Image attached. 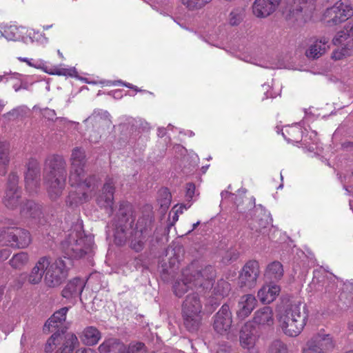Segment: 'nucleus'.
Masks as SVG:
<instances>
[{
	"label": "nucleus",
	"mask_w": 353,
	"mask_h": 353,
	"mask_svg": "<svg viewBox=\"0 0 353 353\" xmlns=\"http://www.w3.org/2000/svg\"><path fill=\"white\" fill-rule=\"evenodd\" d=\"M94 245L92 236H86L81 224H76L69 231L66 239L61 243V249L68 262L61 258L51 261L48 257V265L45 271L44 283L48 288L59 286L68 276L69 259H79L90 253Z\"/></svg>",
	"instance_id": "nucleus-1"
},
{
	"label": "nucleus",
	"mask_w": 353,
	"mask_h": 353,
	"mask_svg": "<svg viewBox=\"0 0 353 353\" xmlns=\"http://www.w3.org/2000/svg\"><path fill=\"white\" fill-rule=\"evenodd\" d=\"M85 152L80 148L72 150L70 157V170L69 183L72 187L66 199V204L76 207L87 201L90 193L97 186V179L94 176H85Z\"/></svg>",
	"instance_id": "nucleus-2"
},
{
	"label": "nucleus",
	"mask_w": 353,
	"mask_h": 353,
	"mask_svg": "<svg viewBox=\"0 0 353 353\" xmlns=\"http://www.w3.org/2000/svg\"><path fill=\"white\" fill-rule=\"evenodd\" d=\"M215 277L216 271L211 265L191 273L186 270L183 272V279L174 283V293L176 296L181 297L190 290L203 292L212 288Z\"/></svg>",
	"instance_id": "nucleus-3"
},
{
	"label": "nucleus",
	"mask_w": 353,
	"mask_h": 353,
	"mask_svg": "<svg viewBox=\"0 0 353 353\" xmlns=\"http://www.w3.org/2000/svg\"><path fill=\"white\" fill-rule=\"evenodd\" d=\"M308 314L301 301H294L288 305L278 316L279 326L283 332L290 337L297 336L306 325Z\"/></svg>",
	"instance_id": "nucleus-4"
},
{
	"label": "nucleus",
	"mask_w": 353,
	"mask_h": 353,
	"mask_svg": "<svg viewBox=\"0 0 353 353\" xmlns=\"http://www.w3.org/2000/svg\"><path fill=\"white\" fill-rule=\"evenodd\" d=\"M198 292L189 294L182 305V317L185 327L190 332H196L202 321V304Z\"/></svg>",
	"instance_id": "nucleus-5"
},
{
	"label": "nucleus",
	"mask_w": 353,
	"mask_h": 353,
	"mask_svg": "<svg viewBox=\"0 0 353 353\" xmlns=\"http://www.w3.org/2000/svg\"><path fill=\"white\" fill-rule=\"evenodd\" d=\"M353 16L352 7L342 1H338L327 7L323 12L321 20L329 27L338 26Z\"/></svg>",
	"instance_id": "nucleus-6"
},
{
	"label": "nucleus",
	"mask_w": 353,
	"mask_h": 353,
	"mask_svg": "<svg viewBox=\"0 0 353 353\" xmlns=\"http://www.w3.org/2000/svg\"><path fill=\"white\" fill-rule=\"evenodd\" d=\"M117 219H114L112 225L115 227L114 242L117 245H122L126 241L125 229L126 224L134 221L132 219V206L127 203H122L120 205L119 212L117 213Z\"/></svg>",
	"instance_id": "nucleus-7"
},
{
	"label": "nucleus",
	"mask_w": 353,
	"mask_h": 353,
	"mask_svg": "<svg viewBox=\"0 0 353 353\" xmlns=\"http://www.w3.org/2000/svg\"><path fill=\"white\" fill-rule=\"evenodd\" d=\"M317 10V0H293L290 14L300 23L311 21Z\"/></svg>",
	"instance_id": "nucleus-8"
},
{
	"label": "nucleus",
	"mask_w": 353,
	"mask_h": 353,
	"mask_svg": "<svg viewBox=\"0 0 353 353\" xmlns=\"http://www.w3.org/2000/svg\"><path fill=\"white\" fill-rule=\"evenodd\" d=\"M152 222L149 218H141L138 220L136 228L132 234L130 247L136 252L141 251L145 243L151 236Z\"/></svg>",
	"instance_id": "nucleus-9"
},
{
	"label": "nucleus",
	"mask_w": 353,
	"mask_h": 353,
	"mask_svg": "<svg viewBox=\"0 0 353 353\" xmlns=\"http://www.w3.org/2000/svg\"><path fill=\"white\" fill-rule=\"evenodd\" d=\"M31 242L30 233L23 228L8 229L2 232L0 235V243H5L20 249L28 247Z\"/></svg>",
	"instance_id": "nucleus-10"
},
{
	"label": "nucleus",
	"mask_w": 353,
	"mask_h": 353,
	"mask_svg": "<svg viewBox=\"0 0 353 353\" xmlns=\"http://www.w3.org/2000/svg\"><path fill=\"white\" fill-rule=\"evenodd\" d=\"M19 176L15 172L8 175L3 203L9 209L16 208L20 203L21 190L19 185Z\"/></svg>",
	"instance_id": "nucleus-11"
},
{
	"label": "nucleus",
	"mask_w": 353,
	"mask_h": 353,
	"mask_svg": "<svg viewBox=\"0 0 353 353\" xmlns=\"http://www.w3.org/2000/svg\"><path fill=\"white\" fill-rule=\"evenodd\" d=\"M259 263L256 260L248 261L241 269L239 275V283L241 288L252 289L256 285L260 275Z\"/></svg>",
	"instance_id": "nucleus-12"
},
{
	"label": "nucleus",
	"mask_w": 353,
	"mask_h": 353,
	"mask_svg": "<svg viewBox=\"0 0 353 353\" xmlns=\"http://www.w3.org/2000/svg\"><path fill=\"white\" fill-rule=\"evenodd\" d=\"M43 177H66V162L63 157L50 154L45 160Z\"/></svg>",
	"instance_id": "nucleus-13"
},
{
	"label": "nucleus",
	"mask_w": 353,
	"mask_h": 353,
	"mask_svg": "<svg viewBox=\"0 0 353 353\" xmlns=\"http://www.w3.org/2000/svg\"><path fill=\"white\" fill-rule=\"evenodd\" d=\"M334 347V343L330 334L319 333L309 341L303 353H329Z\"/></svg>",
	"instance_id": "nucleus-14"
},
{
	"label": "nucleus",
	"mask_w": 353,
	"mask_h": 353,
	"mask_svg": "<svg viewBox=\"0 0 353 353\" xmlns=\"http://www.w3.org/2000/svg\"><path fill=\"white\" fill-rule=\"evenodd\" d=\"M25 173V187L30 194L37 193L40 187V167L34 158L28 159Z\"/></svg>",
	"instance_id": "nucleus-15"
},
{
	"label": "nucleus",
	"mask_w": 353,
	"mask_h": 353,
	"mask_svg": "<svg viewBox=\"0 0 353 353\" xmlns=\"http://www.w3.org/2000/svg\"><path fill=\"white\" fill-rule=\"evenodd\" d=\"M115 183L116 181L113 177L108 176L103 185L101 192L96 199L97 205L100 208H105L109 214L112 213Z\"/></svg>",
	"instance_id": "nucleus-16"
},
{
	"label": "nucleus",
	"mask_w": 353,
	"mask_h": 353,
	"mask_svg": "<svg viewBox=\"0 0 353 353\" xmlns=\"http://www.w3.org/2000/svg\"><path fill=\"white\" fill-rule=\"evenodd\" d=\"M232 324V314L228 304L221 306L213 316V329L220 334H226Z\"/></svg>",
	"instance_id": "nucleus-17"
},
{
	"label": "nucleus",
	"mask_w": 353,
	"mask_h": 353,
	"mask_svg": "<svg viewBox=\"0 0 353 353\" xmlns=\"http://www.w3.org/2000/svg\"><path fill=\"white\" fill-rule=\"evenodd\" d=\"M283 2H285V0H255L252 5L253 14L258 18H265Z\"/></svg>",
	"instance_id": "nucleus-18"
},
{
	"label": "nucleus",
	"mask_w": 353,
	"mask_h": 353,
	"mask_svg": "<svg viewBox=\"0 0 353 353\" xmlns=\"http://www.w3.org/2000/svg\"><path fill=\"white\" fill-rule=\"evenodd\" d=\"M19 60L22 62L26 63L29 66L33 67L37 69H40L43 72L50 74H57L63 76H72V69L59 68H49L47 63L42 59L33 60L26 57H19Z\"/></svg>",
	"instance_id": "nucleus-19"
},
{
	"label": "nucleus",
	"mask_w": 353,
	"mask_h": 353,
	"mask_svg": "<svg viewBox=\"0 0 353 353\" xmlns=\"http://www.w3.org/2000/svg\"><path fill=\"white\" fill-rule=\"evenodd\" d=\"M65 181L66 177H44L48 195L52 201H56L61 196Z\"/></svg>",
	"instance_id": "nucleus-20"
},
{
	"label": "nucleus",
	"mask_w": 353,
	"mask_h": 353,
	"mask_svg": "<svg viewBox=\"0 0 353 353\" xmlns=\"http://www.w3.org/2000/svg\"><path fill=\"white\" fill-rule=\"evenodd\" d=\"M329 48V38L325 37L314 38L311 40L305 54L310 59H318L324 54Z\"/></svg>",
	"instance_id": "nucleus-21"
},
{
	"label": "nucleus",
	"mask_w": 353,
	"mask_h": 353,
	"mask_svg": "<svg viewBox=\"0 0 353 353\" xmlns=\"http://www.w3.org/2000/svg\"><path fill=\"white\" fill-rule=\"evenodd\" d=\"M253 323L264 328L272 326L274 323L272 308L264 306L257 310L254 314Z\"/></svg>",
	"instance_id": "nucleus-22"
},
{
	"label": "nucleus",
	"mask_w": 353,
	"mask_h": 353,
	"mask_svg": "<svg viewBox=\"0 0 353 353\" xmlns=\"http://www.w3.org/2000/svg\"><path fill=\"white\" fill-rule=\"evenodd\" d=\"M257 301L252 294H245L242 296L238 302V310L236 314L240 319L248 317L256 306Z\"/></svg>",
	"instance_id": "nucleus-23"
},
{
	"label": "nucleus",
	"mask_w": 353,
	"mask_h": 353,
	"mask_svg": "<svg viewBox=\"0 0 353 353\" xmlns=\"http://www.w3.org/2000/svg\"><path fill=\"white\" fill-rule=\"evenodd\" d=\"M332 43L334 46L353 49V32L351 23L346 24L343 30L337 32L332 39Z\"/></svg>",
	"instance_id": "nucleus-24"
},
{
	"label": "nucleus",
	"mask_w": 353,
	"mask_h": 353,
	"mask_svg": "<svg viewBox=\"0 0 353 353\" xmlns=\"http://www.w3.org/2000/svg\"><path fill=\"white\" fill-rule=\"evenodd\" d=\"M48 257H41L29 274L28 277V282L31 284L39 283L41 281L43 276H45V271L46 268H48Z\"/></svg>",
	"instance_id": "nucleus-25"
},
{
	"label": "nucleus",
	"mask_w": 353,
	"mask_h": 353,
	"mask_svg": "<svg viewBox=\"0 0 353 353\" xmlns=\"http://www.w3.org/2000/svg\"><path fill=\"white\" fill-rule=\"evenodd\" d=\"M26 28L18 27L15 25L6 26L3 28L1 35L9 41H20L28 44V39L26 37Z\"/></svg>",
	"instance_id": "nucleus-26"
},
{
	"label": "nucleus",
	"mask_w": 353,
	"mask_h": 353,
	"mask_svg": "<svg viewBox=\"0 0 353 353\" xmlns=\"http://www.w3.org/2000/svg\"><path fill=\"white\" fill-rule=\"evenodd\" d=\"M281 291L280 286L276 284L264 285L258 291L257 296L263 304L273 302L279 296Z\"/></svg>",
	"instance_id": "nucleus-27"
},
{
	"label": "nucleus",
	"mask_w": 353,
	"mask_h": 353,
	"mask_svg": "<svg viewBox=\"0 0 353 353\" xmlns=\"http://www.w3.org/2000/svg\"><path fill=\"white\" fill-rule=\"evenodd\" d=\"M21 214L26 219H31L35 223L41 222V209L39 204L33 201H27L21 210Z\"/></svg>",
	"instance_id": "nucleus-28"
},
{
	"label": "nucleus",
	"mask_w": 353,
	"mask_h": 353,
	"mask_svg": "<svg viewBox=\"0 0 353 353\" xmlns=\"http://www.w3.org/2000/svg\"><path fill=\"white\" fill-rule=\"evenodd\" d=\"M84 285L85 283L82 279L75 278L67 283L62 290V296L68 299L78 297L82 293Z\"/></svg>",
	"instance_id": "nucleus-29"
},
{
	"label": "nucleus",
	"mask_w": 353,
	"mask_h": 353,
	"mask_svg": "<svg viewBox=\"0 0 353 353\" xmlns=\"http://www.w3.org/2000/svg\"><path fill=\"white\" fill-rule=\"evenodd\" d=\"M68 310V307H63L56 311L45 323L43 331L49 332L51 328L59 327L65 321Z\"/></svg>",
	"instance_id": "nucleus-30"
},
{
	"label": "nucleus",
	"mask_w": 353,
	"mask_h": 353,
	"mask_svg": "<svg viewBox=\"0 0 353 353\" xmlns=\"http://www.w3.org/2000/svg\"><path fill=\"white\" fill-rule=\"evenodd\" d=\"M100 353H124L125 344L117 339L105 340L98 347Z\"/></svg>",
	"instance_id": "nucleus-31"
},
{
	"label": "nucleus",
	"mask_w": 353,
	"mask_h": 353,
	"mask_svg": "<svg viewBox=\"0 0 353 353\" xmlns=\"http://www.w3.org/2000/svg\"><path fill=\"white\" fill-rule=\"evenodd\" d=\"M240 343L243 347L250 349L255 343L252 323L248 322L242 327L240 332Z\"/></svg>",
	"instance_id": "nucleus-32"
},
{
	"label": "nucleus",
	"mask_w": 353,
	"mask_h": 353,
	"mask_svg": "<svg viewBox=\"0 0 353 353\" xmlns=\"http://www.w3.org/2000/svg\"><path fill=\"white\" fill-rule=\"evenodd\" d=\"M10 145L6 141H0V175L5 176L10 161Z\"/></svg>",
	"instance_id": "nucleus-33"
},
{
	"label": "nucleus",
	"mask_w": 353,
	"mask_h": 353,
	"mask_svg": "<svg viewBox=\"0 0 353 353\" xmlns=\"http://www.w3.org/2000/svg\"><path fill=\"white\" fill-rule=\"evenodd\" d=\"M80 337L82 342L86 345H94L101 339V334L97 327L89 326L83 330Z\"/></svg>",
	"instance_id": "nucleus-34"
},
{
	"label": "nucleus",
	"mask_w": 353,
	"mask_h": 353,
	"mask_svg": "<svg viewBox=\"0 0 353 353\" xmlns=\"http://www.w3.org/2000/svg\"><path fill=\"white\" fill-rule=\"evenodd\" d=\"M264 276L269 280H280L283 276L282 264L279 261L272 262L267 266Z\"/></svg>",
	"instance_id": "nucleus-35"
},
{
	"label": "nucleus",
	"mask_w": 353,
	"mask_h": 353,
	"mask_svg": "<svg viewBox=\"0 0 353 353\" xmlns=\"http://www.w3.org/2000/svg\"><path fill=\"white\" fill-rule=\"evenodd\" d=\"M79 341L77 336L73 333H68L65 335V342L59 353H72Z\"/></svg>",
	"instance_id": "nucleus-36"
},
{
	"label": "nucleus",
	"mask_w": 353,
	"mask_h": 353,
	"mask_svg": "<svg viewBox=\"0 0 353 353\" xmlns=\"http://www.w3.org/2000/svg\"><path fill=\"white\" fill-rule=\"evenodd\" d=\"M29 261V255L27 252H21L14 254L10 260V265L15 269L23 268Z\"/></svg>",
	"instance_id": "nucleus-37"
},
{
	"label": "nucleus",
	"mask_w": 353,
	"mask_h": 353,
	"mask_svg": "<svg viewBox=\"0 0 353 353\" xmlns=\"http://www.w3.org/2000/svg\"><path fill=\"white\" fill-rule=\"evenodd\" d=\"M301 129L297 125H295L287 128L282 134L283 137L290 142L293 141H299V139L301 137Z\"/></svg>",
	"instance_id": "nucleus-38"
},
{
	"label": "nucleus",
	"mask_w": 353,
	"mask_h": 353,
	"mask_svg": "<svg viewBox=\"0 0 353 353\" xmlns=\"http://www.w3.org/2000/svg\"><path fill=\"white\" fill-rule=\"evenodd\" d=\"M28 112L29 108L26 105H21L7 112L3 115V117L9 120H14L25 117Z\"/></svg>",
	"instance_id": "nucleus-39"
},
{
	"label": "nucleus",
	"mask_w": 353,
	"mask_h": 353,
	"mask_svg": "<svg viewBox=\"0 0 353 353\" xmlns=\"http://www.w3.org/2000/svg\"><path fill=\"white\" fill-rule=\"evenodd\" d=\"M230 290V284L224 279L219 280L214 290V294L221 297L228 296Z\"/></svg>",
	"instance_id": "nucleus-40"
},
{
	"label": "nucleus",
	"mask_w": 353,
	"mask_h": 353,
	"mask_svg": "<svg viewBox=\"0 0 353 353\" xmlns=\"http://www.w3.org/2000/svg\"><path fill=\"white\" fill-rule=\"evenodd\" d=\"M212 0H182V3L189 10H199L210 3Z\"/></svg>",
	"instance_id": "nucleus-41"
},
{
	"label": "nucleus",
	"mask_w": 353,
	"mask_h": 353,
	"mask_svg": "<svg viewBox=\"0 0 353 353\" xmlns=\"http://www.w3.org/2000/svg\"><path fill=\"white\" fill-rule=\"evenodd\" d=\"M26 37L28 39V43L37 42L41 44H46L48 43V38L45 37L44 34L39 32H35L33 30H26Z\"/></svg>",
	"instance_id": "nucleus-42"
},
{
	"label": "nucleus",
	"mask_w": 353,
	"mask_h": 353,
	"mask_svg": "<svg viewBox=\"0 0 353 353\" xmlns=\"http://www.w3.org/2000/svg\"><path fill=\"white\" fill-rule=\"evenodd\" d=\"M271 353H288L286 345L279 340L273 341L270 345Z\"/></svg>",
	"instance_id": "nucleus-43"
},
{
	"label": "nucleus",
	"mask_w": 353,
	"mask_h": 353,
	"mask_svg": "<svg viewBox=\"0 0 353 353\" xmlns=\"http://www.w3.org/2000/svg\"><path fill=\"white\" fill-rule=\"evenodd\" d=\"M353 49L343 47L341 49L334 50L331 57L335 61L341 60L345 57L350 55Z\"/></svg>",
	"instance_id": "nucleus-44"
},
{
	"label": "nucleus",
	"mask_w": 353,
	"mask_h": 353,
	"mask_svg": "<svg viewBox=\"0 0 353 353\" xmlns=\"http://www.w3.org/2000/svg\"><path fill=\"white\" fill-rule=\"evenodd\" d=\"M41 114L45 119L49 121H54L57 119L56 117L57 114L55 110L50 109L48 108H46L41 110Z\"/></svg>",
	"instance_id": "nucleus-45"
},
{
	"label": "nucleus",
	"mask_w": 353,
	"mask_h": 353,
	"mask_svg": "<svg viewBox=\"0 0 353 353\" xmlns=\"http://www.w3.org/2000/svg\"><path fill=\"white\" fill-rule=\"evenodd\" d=\"M195 193V185L194 183H190L186 185L185 188V199L190 202L193 199Z\"/></svg>",
	"instance_id": "nucleus-46"
},
{
	"label": "nucleus",
	"mask_w": 353,
	"mask_h": 353,
	"mask_svg": "<svg viewBox=\"0 0 353 353\" xmlns=\"http://www.w3.org/2000/svg\"><path fill=\"white\" fill-rule=\"evenodd\" d=\"M59 333L55 332L54 333L51 337L48 340L46 346H45V351L46 352H50L54 348V346L55 345L54 341L59 336Z\"/></svg>",
	"instance_id": "nucleus-47"
},
{
	"label": "nucleus",
	"mask_w": 353,
	"mask_h": 353,
	"mask_svg": "<svg viewBox=\"0 0 353 353\" xmlns=\"http://www.w3.org/2000/svg\"><path fill=\"white\" fill-rule=\"evenodd\" d=\"M159 194L164 196L163 201L161 203V205L168 208L171 201V194L167 188H164L160 190Z\"/></svg>",
	"instance_id": "nucleus-48"
},
{
	"label": "nucleus",
	"mask_w": 353,
	"mask_h": 353,
	"mask_svg": "<svg viewBox=\"0 0 353 353\" xmlns=\"http://www.w3.org/2000/svg\"><path fill=\"white\" fill-rule=\"evenodd\" d=\"M241 20L242 17L240 14L236 12H231L229 18V21L231 25L236 26L239 24Z\"/></svg>",
	"instance_id": "nucleus-49"
},
{
	"label": "nucleus",
	"mask_w": 353,
	"mask_h": 353,
	"mask_svg": "<svg viewBox=\"0 0 353 353\" xmlns=\"http://www.w3.org/2000/svg\"><path fill=\"white\" fill-rule=\"evenodd\" d=\"M112 85H123L127 88H131V89H134L137 92H139L140 90L138 89V88L137 86H134L131 83H123L121 81H114Z\"/></svg>",
	"instance_id": "nucleus-50"
},
{
	"label": "nucleus",
	"mask_w": 353,
	"mask_h": 353,
	"mask_svg": "<svg viewBox=\"0 0 353 353\" xmlns=\"http://www.w3.org/2000/svg\"><path fill=\"white\" fill-rule=\"evenodd\" d=\"M10 252L8 249H3L0 251V261H4L8 258Z\"/></svg>",
	"instance_id": "nucleus-51"
},
{
	"label": "nucleus",
	"mask_w": 353,
	"mask_h": 353,
	"mask_svg": "<svg viewBox=\"0 0 353 353\" xmlns=\"http://www.w3.org/2000/svg\"><path fill=\"white\" fill-rule=\"evenodd\" d=\"M75 353H94V352L90 348H83L78 350Z\"/></svg>",
	"instance_id": "nucleus-52"
},
{
	"label": "nucleus",
	"mask_w": 353,
	"mask_h": 353,
	"mask_svg": "<svg viewBox=\"0 0 353 353\" xmlns=\"http://www.w3.org/2000/svg\"><path fill=\"white\" fill-rule=\"evenodd\" d=\"M167 129L165 128H158V136L160 137H163L166 134Z\"/></svg>",
	"instance_id": "nucleus-53"
},
{
	"label": "nucleus",
	"mask_w": 353,
	"mask_h": 353,
	"mask_svg": "<svg viewBox=\"0 0 353 353\" xmlns=\"http://www.w3.org/2000/svg\"><path fill=\"white\" fill-rule=\"evenodd\" d=\"M200 224V221H197L196 223L192 225V228L191 230L188 231V234H190L192 231H193Z\"/></svg>",
	"instance_id": "nucleus-54"
},
{
	"label": "nucleus",
	"mask_w": 353,
	"mask_h": 353,
	"mask_svg": "<svg viewBox=\"0 0 353 353\" xmlns=\"http://www.w3.org/2000/svg\"><path fill=\"white\" fill-rule=\"evenodd\" d=\"M4 106H5L4 101L2 100H0V112L2 111Z\"/></svg>",
	"instance_id": "nucleus-55"
},
{
	"label": "nucleus",
	"mask_w": 353,
	"mask_h": 353,
	"mask_svg": "<svg viewBox=\"0 0 353 353\" xmlns=\"http://www.w3.org/2000/svg\"><path fill=\"white\" fill-rule=\"evenodd\" d=\"M348 329L353 332V321L349 323Z\"/></svg>",
	"instance_id": "nucleus-56"
},
{
	"label": "nucleus",
	"mask_w": 353,
	"mask_h": 353,
	"mask_svg": "<svg viewBox=\"0 0 353 353\" xmlns=\"http://www.w3.org/2000/svg\"><path fill=\"white\" fill-rule=\"evenodd\" d=\"M9 77L7 76H1L0 75V82L3 81L4 79H6V81L8 80Z\"/></svg>",
	"instance_id": "nucleus-57"
},
{
	"label": "nucleus",
	"mask_w": 353,
	"mask_h": 353,
	"mask_svg": "<svg viewBox=\"0 0 353 353\" xmlns=\"http://www.w3.org/2000/svg\"><path fill=\"white\" fill-rule=\"evenodd\" d=\"M13 88L14 89V90H15L16 92L19 91V89H20V88H19V86H17V85H14V86H13Z\"/></svg>",
	"instance_id": "nucleus-58"
},
{
	"label": "nucleus",
	"mask_w": 353,
	"mask_h": 353,
	"mask_svg": "<svg viewBox=\"0 0 353 353\" xmlns=\"http://www.w3.org/2000/svg\"><path fill=\"white\" fill-rule=\"evenodd\" d=\"M228 194V192L227 191H225V192H221V196H222V197H224V196H225V195H227Z\"/></svg>",
	"instance_id": "nucleus-59"
},
{
	"label": "nucleus",
	"mask_w": 353,
	"mask_h": 353,
	"mask_svg": "<svg viewBox=\"0 0 353 353\" xmlns=\"http://www.w3.org/2000/svg\"><path fill=\"white\" fill-rule=\"evenodd\" d=\"M52 26V25H50V26H43V29H44V30H48V29H49V28H50Z\"/></svg>",
	"instance_id": "nucleus-60"
},
{
	"label": "nucleus",
	"mask_w": 353,
	"mask_h": 353,
	"mask_svg": "<svg viewBox=\"0 0 353 353\" xmlns=\"http://www.w3.org/2000/svg\"><path fill=\"white\" fill-rule=\"evenodd\" d=\"M190 205H191V203H188L187 205H184L183 206L185 209H188L190 207Z\"/></svg>",
	"instance_id": "nucleus-61"
},
{
	"label": "nucleus",
	"mask_w": 353,
	"mask_h": 353,
	"mask_svg": "<svg viewBox=\"0 0 353 353\" xmlns=\"http://www.w3.org/2000/svg\"><path fill=\"white\" fill-rule=\"evenodd\" d=\"M58 54L61 57H63V54L62 53L60 52V50H58Z\"/></svg>",
	"instance_id": "nucleus-62"
},
{
	"label": "nucleus",
	"mask_w": 353,
	"mask_h": 353,
	"mask_svg": "<svg viewBox=\"0 0 353 353\" xmlns=\"http://www.w3.org/2000/svg\"><path fill=\"white\" fill-rule=\"evenodd\" d=\"M265 94H266V98H269V97H272V98H273V97H273V96H272V95H268V92H267Z\"/></svg>",
	"instance_id": "nucleus-63"
},
{
	"label": "nucleus",
	"mask_w": 353,
	"mask_h": 353,
	"mask_svg": "<svg viewBox=\"0 0 353 353\" xmlns=\"http://www.w3.org/2000/svg\"><path fill=\"white\" fill-rule=\"evenodd\" d=\"M168 129H172V128H173V126H172V125H170H170H168Z\"/></svg>",
	"instance_id": "nucleus-64"
}]
</instances>
